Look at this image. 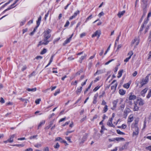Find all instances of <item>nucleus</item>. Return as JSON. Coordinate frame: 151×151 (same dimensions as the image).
Segmentation results:
<instances>
[{"label": "nucleus", "instance_id": "obj_18", "mask_svg": "<svg viewBox=\"0 0 151 151\" xmlns=\"http://www.w3.org/2000/svg\"><path fill=\"white\" fill-rule=\"evenodd\" d=\"M118 102V99H117L115 100H114L113 101L112 104L113 105V107L111 109H114L116 106V104Z\"/></svg>", "mask_w": 151, "mask_h": 151}, {"label": "nucleus", "instance_id": "obj_12", "mask_svg": "<svg viewBox=\"0 0 151 151\" xmlns=\"http://www.w3.org/2000/svg\"><path fill=\"white\" fill-rule=\"evenodd\" d=\"M88 137V134H85L83 136L81 141L80 142V143H83L87 139Z\"/></svg>", "mask_w": 151, "mask_h": 151}, {"label": "nucleus", "instance_id": "obj_49", "mask_svg": "<svg viewBox=\"0 0 151 151\" xmlns=\"http://www.w3.org/2000/svg\"><path fill=\"white\" fill-rule=\"evenodd\" d=\"M25 22H26V20H23V21H22L21 22H20V25L21 26H22L23 25L25 24Z\"/></svg>", "mask_w": 151, "mask_h": 151}, {"label": "nucleus", "instance_id": "obj_56", "mask_svg": "<svg viewBox=\"0 0 151 151\" xmlns=\"http://www.w3.org/2000/svg\"><path fill=\"white\" fill-rule=\"evenodd\" d=\"M69 24H70V23H69V22L68 21H67L66 22L65 24V25H64V27H68L69 25Z\"/></svg>", "mask_w": 151, "mask_h": 151}, {"label": "nucleus", "instance_id": "obj_52", "mask_svg": "<svg viewBox=\"0 0 151 151\" xmlns=\"http://www.w3.org/2000/svg\"><path fill=\"white\" fill-rule=\"evenodd\" d=\"M92 17V15H91L90 16H89L86 19V22L89 19H91Z\"/></svg>", "mask_w": 151, "mask_h": 151}, {"label": "nucleus", "instance_id": "obj_63", "mask_svg": "<svg viewBox=\"0 0 151 151\" xmlns=\"http://www.w3.org/2000/svg\"><path fill=\"white\" fill-rule=\"evenodd\" d=\"M32 149L31 148H29L25 150L26 151H32Z\"/></svg>", "mask_w": 151, "mask_h": 151}, {"label": "nucleus", "instance_id": "obj_31", "mask_svg": "<svg viewBox=\"0 0 151 151\" xmlns=\"http://www.w3.org/2000/svg\"><path fill=\"white\" fill-rule=\"evenodd\" d=\"M108 110V106L107 105H105L103 109V113L106 112Z\"/></svg>", "mask_w": 151, "mask_h": 151}, {"label": "nucleus", "instance_id": "obj_20", "mask_svg": "<svg viewBox=\"0 0 151 151\" xmlns=\"http://www.w3.org/2000/svg\"><path fill=\"white\" fill-rule=\"evenodd\" d=\"M82 89V86L80 87L79 88H78L76 91V93L78 95H79Z\"/></svg>", "mask_w": 151, "mask_h": 151}, {"label": "nucleus", "instance_id": "obj_64", "mask_svg": "<svg viewBox=\"0 0 151 151\" xmlns=\"http://www.w3.org/2000/svg\"><path fill=\"white\" fill-rule=\"evenodd\" d=\"M146 149L150 151H151V145L146 147Z\"/></svg>", "mask_w": 151, "mask_h": 151}, {"label": "nucleus", "instance_id": "obj_40", "mask_svg": "<svg viewBox=\"0 0 151 151\" xmlns=\"http://www.w3.org/2000/svg\"><path fill=\"white\" fill-rule=\"evenodd\" d=\"M133 52L132 51H130L128 54V55H129V56H130V58H131L132 56L133 55Z\"/></svg>", "mask_w": 151, "mask_h": 151}, {"label": "nucleus", "instance_id": "obj_24", "mask_svg": "<svg viewBox=\"0 0 151 151\" xmlns=\"http://www.w3.org/2000/svg\"><path fill=\"white\" fill-rule=\"evenodd\" d=\"M87 56V55L86 54H84L83 56H82L80 58V60H79V62L81 63L82 62V61L84 59H85Z\"/></svg>", "mask_w": 151, "mask_h": 151}, {"label": "nucleus", "instance_id": "obj_5", "mask_svg": "<svg viewBox=\"0 0 151 151\" xmlns=\"http://www.w3.org/2000/svg\"><path fill=\"white\" fill-rule=\"evenodd\" d=\"M134 102L139 106H142L144 104V100L141 98L137 99Z\"/></svg>", "mask_w": 151, "mask_h": 151}, {"label": "nucleus", "instance_id": "obj_28", "mask_svg": "<svg viewBox=\"0 0 151 151\" xmlns=\"http://www.w3.org/2000/svg\"><path fill=\"white\" fill-rule=\"evenodd\" d=\"M36 88H28L27 89V90L29 91L35 92L36 91Z\"/></svg>", "mask_w": 151, "mask_h": 151}, {"label": "nucleus", "instance_id": "obj_30", "mask_svg": "<svg viewBox=\"0 0 151 151\" xmlns=\"http://www.w3.org/2000/svg\"><path fill=\"white\" fill-rule=\"evenodd\" d=\"M123 72V70H120L119 72H118L119 76L117 77L118 78H119L121 77Z\"/></svg>", "mask_w": 151, "mask_h": 151}, {"label": "nucleus", "instance_id": "obj_36", "mask_svg": "<svg viewBox=\"0 0 151 151\" xmlns=\"http://www.w3.org/2000/svg\"><path fill=\"white\" fill-rule=\"evenodd\" d=\"M37 136H37V135H34V136H31L29 137V138L30 139H37Z\"/></svg>", "mask_w": 151, "mask_h": 151}, {"label": "nucleus", "instance_id": "obj_17", "mask_svg": "<svg viewBox=\"0 0 151 151\" xmlns=\"http://www.w3.org/2000/svg\"><path fill=\"white\" fill-rule=\"evenodd\" d=\"M134 108L133 109V111H138L139 109V106H138V104H137L136 103H135L134 102Z\"/></svg>", "mask_w": 151, "mask_h": 151}, {"label": "nucleus", "instance_id": "obj_48", "mask_svg": "<svg viewBox=\"0 0 151 151\" xmlns=\"http://www.w3.org/2000/svg\"><path fill=\"white\" fill-rule=\"evenodd\" d=\"M138 133H139L138 131L136 132V131H134L133 132V136L137 135L138 134Z\"/></svg>", "mask_w": 151, "mask_h": 151}, {"label": "nucleus", "instance_id": "obj_58", "mask_svg": "<svg viewBox=\"0 0 151 151\" xmlns=\"http://www.w3.org/2000/svg\"><path fill=\"white\" fill-rule=\"evenodd\" d=\"M125 107V105L124 104H122L120 106V108L122 110H123L124 108Z\"/></svg>", "mask_w": 151, "mask_h": 151}, {"label": "nucleus", "instance_id": "obj_3", "mask_svg": "<svg viewBox=\"0 0 151 151\" xmlns=\"http://www.w3.org/2000/svg\"><path fill=\"white\" fill-rule=\"evenodd\" d=\"M50 42V40H48V39L44 37L43 40L39 42V44L38 45V46L39 47V46L42 45H47Z\"/></svg>", "mask_w": 151, "mask_h": 151}, {"label": "nucleus", "instance_id": "obj_9", "mask_svg": "<svg viewBox=\"0 0 151 151\" xmlns=\"http://www.w3.org/2000/svg\"><path fill=\"white\" fill-rule=\"evenodd\" d=\"M101 34V32L100 30H97L92 35V37H94L95 36H97L98 38L99 37Z\"/></svg>", "mask_w": 151, "mask_h": 151}, {"label": "nucleus", "instance_id": "obj_43", "mask_svg": "<svg viewBox=\"0 0 151 151\" xmlns=\"http://www.w3.org/2000/svg\"><path fill=\"white\" fill-rule=\"evenodd\" d=\"M60 92V90L59 89H58L55 92V93H54V95L55 96H56L57 94L59 93Z\"/></svg>", "mask_w": 151, "mask_h": 151}, {"label": "nucleus", "instance_id": "obj_53", "mask_svg": "<svg viewBox=\"0 0 151 151\" xmlns=\"http://www.w3.org/2000/svg\"><path fill=\"white\" fill-rule=\"evenodd\" d=\"M71 137H65L66 139L70 143L72 142V141L70 140Z\"/></svg>", "mask_w": 151, "mask_h": 151}, {"label": "nucleus", "instance_id": "obj_55", "mask_svg": "<svg viewBox=\"0 0 151 151\" xmlns=\"http://www.w3.org/2000/svg\"><path fill=\"white\" fill-rule=\"evenodd\" d=\"M41 101L40 99H38L36 100L35 102L37 104H39L40 102Z\"/></svg>", "mask_w": 151, "mask_h": 151}, {"label": "nucleus", "instance_id": "obj_37", "mask_svg": "<svg viewBox=\"0 0 151 151\" xmlns=\"http://www.w3.org/2000/svg\"><path fill=\"white\" fill-rule=\"evenodd\" d=\"M129 86L130 84L128 83L125 84L123 85L124 87L126 88H129Z\"/></svg>", "mask_w": 151, "mask_h": 151}, {"label": "nucleus", "instance_id": "obj_19", "mask_svg": "<svg viewBox=\"0 0 151 151\" xmlns=\"http://www.w3.org/2000/svg\"><path fill=\"white\" fill-rule=\"evenodd\" d=\"M104 73L103 70H97L96 72L94 74V76H96L97 75H99L100 74L103 73Z\"/></svg>", "mask_w": 151, "mask_h": 151}, {"label": "nucleus", "instance_id": "obj_25", "mask_svg": "<svg viewBox=\"0 0 151 151\" xmlns=\"http://www.w3.org/2000/svg\"><path fill=\"white\" fill-rule=\"evenodd\" d=\"M115 139L117 141H124L125 140L124 138L123 137H116L115 138Z\"/></svg>", "mask_w": 151, "mask_h": 151}, {"label": "nucleus", "instance_id": "obj_61", "mask_svg": "<svg viewBox=\"0 0 151 151\" xmlns=\"http://www.w3.org/2000/svg\"><path fill=\"white\" fill-rule=\"evenodd\" d=\"M0 102L2 103H4L5 102V101L2 97L1 98V100H0Z\"/></svg>", "mask_w": 151, "mask_h": 151}, {"label": "nucleus", "instance_id": "obj_46", "mask_svg": "<svg viewBox=\"0 0 151 151\" xmlns=\"http://www.w3.org/2000/svg\"><path fill=\"white\" fill-rule=\"evenodd\" d=\"M86 35V33L85 32H83L80 35V37L81 38H82L83 37L85 36Z\"/></svg>", "mask_w": 151, "mask_h": 151}, {"label": "nucleus", "instance_id": "obj_10", "mask_svg": "<svg viewBox=\"0 0 151 151\" xmlns=\"http://www.w3.org/2000/svg\"><path fill=\"white\" fill-rule=\"evenodd\" d=\"M79 11L78 10L77 11H76L74 14L73 15L70 17L69 19V20H71L75 18L78 14H79Z\"/></svg>", "mask_w": 151, "mask_h": 151}, {"label": "nucleus", "instance_id": "obj_6", "mask_svg": "<svg viewBox=\"0 0 151 151\" xmlns=\"http://www.w3.org/2000/svg\"><path fill=\"white\" fill-rule=\"evenodd\" d=\"M114 84L111 87V89L112 90H113V91H114L116 88V87L117 85V83L116 82V81L114 80L111 83V84Z\"/></svg>", "mask_w": 151, "mask_h": 151}, {"label": "nucleus", "instance_id": "obj_15", "mask_svg": "<svg viewBox=\"0 0 151 151\" xmlns=\"http://www.w3.org/2000/svg\"><path fill=\"white\" fill-rule=\"evenodd\" d=\"M98 96V93H96L94 95V96L93 97V104H96V103L97 102V99Z\"/></svg>", "mask_w": 151, "mask_h": 151}, {"label": "nucleus", "instance_id": "obj_4", "mask_svg": "<svg viewBox=\"0 0 151 151\" xmlns=\"http://www.w3.org/2000/svg\"><path fill=\"white\" fill-rule=\"evenodd\" d=\"M150 76V74H148L146 77L145 79H142L141 82L140 83L141 85V87L146 84L148 81L149 78Z\"/></svg>", "mask_w": 151, "mask_h": 151}, {"label": "nucleus", "instance_id": "obj_50", "mask_svg": "<svg viewBox=\"0 0 151 151\" xmlns=\"http://www.w3.org/2000/svg\"><path fill=\"white\" fill-rule=\"evenodd\" d=\"M34 146L35 147H37V148H39V147H41V145L40 144H36L35 145H34Z\"/></svg>", "mask_w": 151, "mask_h": 151}, {"label": "nucleus", "instance_id": "obj_23", "mask_svg": "<svg viewBox=\"0 0 151 151\" xmlns=\"http://www.w3.org/2000/svg\"><path fill=\"white\" fill-rule=\"evenodd\" d=\"M45 121H43L41 122L38 126V127H37L38 129H39V128L40 127H41L42 125H44L45 124Z\"/></svg>", "mask_w": 151, "mask_h": 151}, {"label": "nucleus", "instance_id": "obj_34", "mask_svg": "<svg viewBox=\"0 0 151 151\" xmlns=\"http://www.w3.org/2000/svg\"><path fill=\"white\" fill-rule=\"evenodd\" d=\"M51 12V10L49 9L48 11L47 12V13L45 15L44 18L45 20H46L47 17H48L49 15V12Z\"/></svg>", "mask_w": 151, "mask_h": 151}, {"label": "nucleus", "instance_id": "obj_45", "mask_svg": "<svg viewBox=\"0 0 151 151\" xmlns=\"http://www.w3.org/2000/svg\"><path fill=\"white\" fill-rule=\"evenodd\" d=\"M114 60V59H112L109 60L107 62H106L105 63V65H107L109 63H110L112 61H113Z\"/></svg>", "mask_w": 151, "mask_h": 151}, {"label": "nucleus", "instance_id": "obj_7", "mask_svg": "<svg viewBox=\"0 0 151 151\" xmlns=\"http://www.w3.org/2000/svg\"><path fill=\"white\" fill-rule=\"evenodd\" d=\"M113 120V118H109L107 123V125L110 127H115L114 125L112 123V121Z\"/></svg>", "mask_w": 151, "mask_h": 151}, {"label": "nucleus", "instance_id": "obj_33", "mask_svg": "<svg viewBox=\"0 0 151 151\" xmlns=\"http://www.w3.org/2000/svg\"><path fill=\"white\" fill-rule=\"evenodd\" d=\"M83 72V70L82 69H81L76 73V76L79 75Z\"/></svg>", "mask_w": 151, "mask_h": 151}, {"label": "nucleus", "instance_id": "obj_27", "mask_svg": "<svg viewBox=\"0 0 151 151\" xmlns=\"http://www.w3.org/2000/svg\"><path fill=\"white\" fill-rule=\"evenodd\" d=\"M41 20V16H40L39 17L37 21V26H39L40 24V23Z\"/></svg>", "mask_w": 151, "mask_h": 151}, {"label": "nucleus", "instance_id": "obj_26", "mask_svg": "<svg viewBox=\"0 0 151 151\" xmlns=\"http://www.w3.org/2000/svg\"><path fill=\"white\" fill-rule=\"evenodd\" d=\"M142 4L143 7L145 8L147 5V1H142Z\"/></svg>", "mask_w": 151, "mask_h": 151}, {"label": "nucleus", "instance_id": "obj_21", "mask_svg": "<svg viewBox=\"0 0 151 151\" xmlns=\"http://www.w3.org/2000/svg\"><path fill=\"white\" fill-rule=\"evenodd\" d=\"M125 13V11H123L122 12H119L118 14H117V16L118 17L120 18Z\"/></svg>", "mask_w": 151, "mask_h": 151}, {"label": "nucleus", "instance_id": "obj_8", "mask_svg": "<svg viewBox=\"0 0 151 151\" xmlns=\"http://www.w3.org/2000/svg\"><path fill=\"white\" fill-rule=\"evenodd\" d=\"M17 2V1H15V2L13 4H12L9 7H8V8L4 10L3 12V13H5V12L9 10L10 9H12V8H14V7H15V6H14V5Z\"/></svg>", "mask_w": 151, "mask_h": 151}, {"label": "nucleus", "instance_id": "obj_1", "mask_svg": "<svg viewBox=\"0 0 151 151\" xmlns=\"http://www.w3.org/2000/svg\"><path fill=\"white\" fill-rule=\"evenodd\" d=\"M151 16V12H149L148 14L147 19L146 20H145L143 23L140 29V31H141L143 30V28H145V33H146L148 31L150 25L149 24H147L149 20L148 18Z\"/></svg>", "mask_w": 151, "mask_h": 151}, {"label": "nucleus", "instance_id": "obj_62", "mask_svg": "<svg viewBox=\"0 0 151 151\" xmlns=\"http://www.w3.org/2000/svg\"><path fill=\"white\" fill-rule=\"evenodd\" d=\"M134 131H138V128L136 125L135 126V127L134 128Z\"/></svg>", "mask_w": 151, "mask_h": 151}, {"label": "nucleus", "instance_id": "obj_54", "mask_svg": "<svg viewBox=\"0 0 151 151\" xmlns=\"http://www.w3.org/2000/svg\"><path fill=\"white\" fill-rule=\"evenodd\" d=\"M104 12H102L100 13H99V14L98 15V16L99 17H101V16H103L104 15Z\"/></svg>", "mask_w": 151, "mask_h": 151}, {"label": "nucleus", "instance_id": "obj_22", "mask_svg": "<svg viewBox=\"0 0 151 151\" xmlns=\"http://www.w3.org/2000/svg\"><path fill=\"white\" fill-rule=\"evenodd\" d=\"M136 99V96L135 95H131L129 98V100H134Z\"/></svg>", "mask_w": 151, "mask_h": 151}, {"label": "nucleus", "instance_id": "obj_51", "mask_svg": "<svg viewBox=\"0 0 151 151\" xmlns=\"http://www.w3.org/2000/svg\"><path fill=\"white\" fill-rule=\"evenodd\" d=\"M53 57H54V55H53L52 56L50 60L49 61V64H50L52 62V61L53 60Z\"/></svg>", "mask_w": 151, "mask_h": 151}, {"label": "nucleus", "instance_id": "obj_35", "mask_svg": "<svg viewBox=\"0 0 151 151\" xmlns=\"http://www.w3.org/2000/svg\"><path fill=\"white\" fill-rule=\"evenodd\" d=\"M151 96V90H150L146 97L147 99H149Z\"/></svg>", "mask_w": 151, "mask_h": 151}, {"label": "nucleus", "instance_id": "obj_38", "mask_svg": "<svg viewBox=\"0 0 151 151\" xmlns=\"http://www.w3.org/2000/svg\"><path fill=\"white\" fill-rule=\"evenodd\" d=\"M47 52V50L45 48L40 52V54L43 55L45 53Z\"/></svg>", "mask_w": 151, "mask_h": 151}, {"label": "nucleus", "instance_id": "obj_42", "mask_svg": "<svg viewBox=\"0 0 151 151\" xmlns=\"http://www.w3.org/2000/svg\"><path fill=\"white\" fill-rule=\"evenodd\" d=\"M111 45V44H110L109 46L108 47L106 51L105 52L104 54V55H106V53H107V52L109 50Z\"/></svg>", "mask_w": 151, "mask_h": 151}, {"label": "nucleus", "instance_id": "obj_2", "mask_svg": "<svg viewBox=\"0 0 151 151\" xmlns=\"http://www.w3.org/2000/svg\"><path fill=\"white\" fill-rule=\"evenodd\" d=\"M51 32V30L48 29L44 31V37L46 38L49 39L51 37V35L50 33Z\"/></svg>", "mask_w": 151, "mask_h": 151}, {"label": "nucleus", "instance_id": "obj_60", "mask_svg": "<svg viewBox=\"0 0 151 151\" xmlns=\"http://www.w3.org/2000/svg\"><path fill=\"white\" fill-rule=\"evenodd\" d=\"M60 39L59 38L55 39L53 42V44H55L56 42H57Z\"/></svg>", "mask_w": 151, "mask_h": 151}, {"label": "nucleus", "instance_id": "obj_16", "mask_svg": "<svg viewBox=\"0 0 151 151\" xmlns=\"http://www.w3.org/2000/svg\"><path fill=\"white\" fill-rule=\"evenodd\" d=\"M15 135L13 134L10 136V138L7 140L8 142L12 143L13 142V138L14 137Z\"/></svg>", "mask_w": 151, "mask_h": 151}, {"label": "nucleus", "instance_id": "obj_32", "mask_svg": "<svg viewBox=\"0 0 151 151\" xmlns=\"http://www.w3.org/2000/svg\"><path fill=\"white\" fill-rule=\"evenodd\" d=\"M116 132L117 134H122V135H124L125 134L124 133L121 132L120 130L117 129L116 130Z\"/></svg>", "mask_w": 151, "mask_h": 151}, {"label": "nucleus", "instance_id": "obj_11", "mask_svg": "<svg viewBox=\"0 0 151 151\" xmlns=\"http://www.w3.org/2000/svg\"><path fill=\"white\" fill-rule=\"evenodd\" d=\"M73 35V34H72L70 37L68 38L65 41V42L63 44V45H65L66 44H67L68 43H69L70 42Z\"/></svg>", "mask_w": 151, "mask_h": 151}, {"label": "nucleus", "instance_id": "obj_13", "mask_svg": "<svg viewBox=\"0 0 151 151\" xmlns=\"http://www.w3.org/2000/svg\"><path fill=\"white\" fill-rule=\"evenodd\" d=\"M148 90V88H145L143 90H142L140 93V94L143 97H144L145 95V94L147 92V91Z\"/></svg>", "mask_w": 151, "mask_h": 151}, {"label": "nucleus", "instance_id": "obj_14", "mask_svg": "<svg viewBox=\"0 0 151 151\" xmlns=\"http://www.w3.org/2000/svg\"><path fill=\"white\" fill-rule=\"evenodd\" d=\"M139 43V41L137 38H135L134 40H133L132 42V44H135V46H136L138 45Z\"/></svg>", "mask_w": 151, "mask_h": 151}, {"label": "nucleus", "instance_id": "obj_29", "mask_svg": "<svg viewBox=\"0 0 151 151\" xmlns=\"http://www.w3.org/2000/svg\"><path fill=\"white\" fill-rule=\"evenodd\" d=\"M119 93L120 95H123L125 94V91L122 89H120L119 91Z\"/></svg>", "mask_w": 151, "mask_h": 151}, {"label": "nucleus", "instance_id": "obj_57", "mask_svg": "<svg viewBox=\"0 0 151 151\" xmlns=\"http://www.w3.org/2000/svg\"><path fill=\"white\" fill-rule=\"evenodd\" d=\"M131 58L130 56H129L127 58L125 59L124 60V61L126 62H128L129 59Z\"/></svg>", "mask_w": 151, "mask_h": 151}, {"label": "nucleus", "instance_id": "obj_59", "mask_svg": "<svg viewBox=\"0 0 151 151\" xmlns=\"http://www.w3.org/2000/svg\"><path fill=\"white\" fill-rule=\"evenodd\" d=\"M44 151H49V148L47 147H45L43 149Z\"/></svg>", "mask_w": 151, "mask_h": 151}, {"label": "nucleus", "instance_id": "obj_47", "mask_svg": "<svg viewBox=\"0 0 151 151\" xmlns=\"http://www.w3.org/2000/svg\"><path fill=\"white\" fill-rule=\"evenodd\" d=\"M126 147V145H124L123 146H122V147L120 148L119 150H122L124 149H125Z\"/></svg>", "mask_w": 151, "mask_h": 151}, {"label": "nucleus", "instance_id": "obj_44", "mask_svg": "<svg viewBox=\"0 0 151 151\" xmlns=\"http://www.w3.org/2000/svg\"><path fill=\"white\" fill-rule=\"evenodd\" d=\"M24 146V145L23 144H17V145H13V146H16L17 147H23Z\"/></svg>", "mask_w": 151, "mask_h": 151}, {"label": "nucleus", "instance_id": "obj_41", "mask_svg": "<svg viewBox=\"0 0 151 151\" xmlns=\"http://www.w3.org/2000/svg\"><path fill=\"white\" fill-rule=\"evenodd\" d=\"M60 145L58 143H57L54 146V147L55 149H58Z\"/></svg>", "mask_w": 151, "mask_h": 151}, {"label": "nucleus", "instance_id": "obj_39", "mask_svg": "<svg viewBox=\"0 0 151 151\" xmlns=\"http://www.w3.org/2000/svg\"><path fill=\"white\" fill-rule=\"evenodd\" d=\"M62 140H63L60 137H58L56 138L55 139V141H60V142L61 141H62Z\"/></svg>", "mask_w": 151, "mask_h": 151}]
</instances>
